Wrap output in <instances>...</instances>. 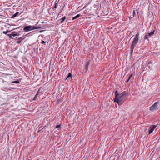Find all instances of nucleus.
Here are the masks:
<instances>
[{
  "mask_svg": "<svg viewBox=\"0 0 160 160\" xmlns=\"http://www.w3.org/2000/svg\"><path fill=\"white\" fill-rule=\"evenodd\" d=\"M117 92L118 91H116L114 102H117L119 105H121L127 99L126 97L128 95V93L126 91L120 93Z\"/></svg>",
  "mask_w": 160,
  "mask_h": 160,
  "instance_id": "nucleus-1",
  "label": "nucleus"
},
{
  "mask_svg": "<svg viewBox=\"0 0 160 160\" xmlns=\"http://www.w3.org/2000/svg\"><path fill=\"white\" fill-rule=\"evenodd\" d=\"M139 33H138L135 35L133 40L132 42V45L131 46V54H132L133 52V50L135 47L138 43L139 39Z\"/></svg>",
  "mask_w": 160,
  "mask_h": 160,
  "instance_id": "nucleus-2",
  "label": "nucleus"
},
{
  "mask_svg": "<svg viewBox=\"0 0 160 160\" xmlns=\"http://www.w3.org/2000/svg\"><path fill=\"white\" fill-rule=\"evenodd\" d=\"M40 28V27H36L33 26H29L24 27L23 28V30L26 31V32H27Z\"/></svg>",
  "mask_w": 160,
  "mask_h": 160,
  "instance_id": "nucleus-3",
  "label": "nucleus"
},
{
  "mask_svg": "<svg viewBox=\"0 0 160 160\" xmlns=\"http://www.w3.org/2000/svg\"><path fill=\"white\" fill-rule=\"evenodd\" d=\"M157 102H155L149 108V109L151 111H153L155 109H158V108Z\"/></svg>",
  "mask_w": 160,
  "mask_h": 160,
  "instance_id": "nucleus-4",
  "label": "nucleus"
},
{
  "mask_svg": "<svg viewBox=\"0 0 160 160\" xmlns=\"http://www.w3.org/2000/svg\"><path fill=\"white\" fill-rule=\"evenodd\" d=\"M156 127V125H153L152 126H151L150 127L149 129V134H150L152 132L154 129Z\"/></svg>",
  "mask_w": 160,
  "mask_h": 160,
  "instance_id": "nucleus-5",
  "label": "nucleus"
},
{
  "mask_svg": "<svg viewBox=\"0 0 160 160\" xmlns=\"http://www.w3.org/2000/svg\"><path fill=\"white\" fill-rule=\"evenodd\" d=\"M10 75H12L11 77L12 78H18L19 76L18 73L17 72H14L12 74Z\"/></svg>",
  "mask_w": 160,
  "mask_h": 160,
  "instance_id": "nucleus-6",
  "label": "nucleus"
},
{
  "mask_svg": "<svg viewBox=\"0 0 160 160\" xmlns=\"http://www.w3.org/2000/svg\"><path fill=\"white\" fill-rule=\"evenodd\" d=\"M90 62L89 61H87L85 64V68L87 70L88 69V66L89 65Z\"/></svg>",
  "mask_w": 160,
  "mask_h": 160,
  "instance_id": "nucleus-7",
  "label": "nucleus"
},
{
  "mask_svg": "<svg viewBox=\"0 0 160 160\" xmlns=\"http://www.w3.org/2000/svg\"><path fill=\"white\" fill-rule=\"evenodd\" d=\"M18 39L19 40L17 42V43L18 44L20 43L21 41L23 40V39L21 37L19 38Z\"/></svg>",
  "mask_w": 160,
  "mask_h": 160,
  "instance_id": "nucleus-8",
  "label": "nucleus"
},
{
  "mask_svg": "<svg viewBox=\"0 0 160 160\" xmlns=\"http://www.w3.org/2000/svg\"><path fill=\"white\" fill-rule=\"evenodd\" d=\"M154 32H155V31L153 30V31H152L151 32H150L148 34V35L149 36V37H150L151 36L153 35L154 33Z\"/></svg>",
  "mask_w": 160,
  "mask_h": 160,
  "instance_id": "nucleus-9",
  "label": "nucleus"
},
{
  "mask_svg": "<svg viewBox=\"0 0 160 160\" xmlns=\"http://www.w3.org/2000/svg\"><path fill=\"white\" fill-rule=\"evenodd\" d=\"M80 16V14H78L77 15H76V16L74 17L73 18H72V20H74L76 18H78Z\"/></svg>",
  "mask_w": 160,
  "mask_h": 160,
  "instance_id": "nucleus-10",
  "label": "nucleus"
},
{
  "mask_svg": "<svg viewBox=\"0 0 160 160\" xmlns=\"http://www.w3.org/2000/svg\"><path fill=\"white\" fill-rule=\"evenodd\" d=\"M18 13H19V12H16V13H15L14 14H13L12 16V18H14L16 17L17 16V15L18 14Z\"/></svg>",
  "mask_w": 160,
  "mask_h": 160,
  "instance_id": "nucleus-11",
  "label": "nucleus"
},
{
  "mask_svg": "<svg viewBox=\"0 0 160 160\" xmlns=\"http://www.w3.org/2000/svg\"><path fill=\"white\" fill-rule=\"evenodd\" d=\"M62 101V99H59L57 101V104H59Z\"/></svg>",
  "mask_w": 160,
  "mask_h": 160,
  "instance_id": "nucleus-12",
  "label": "nucleus"
},
{
  "mask_svg": "<svg viewBox=\"0 0 160 160\" xmlns=\"http://www.w3.org/2000/svg\"><path fill=\"white\" fill-rule=\"evenodd\" d=\"M149 37V36L148 35V34H147L144 37V38L145 39H148Z\"/></svg>",
  "mask_w": 160,
  "mask_h": 160,
  "instance_id": "nucleus-13",
  "label": "nucleus"
},
{
  "mask_svg": "<svg viewBox=\"0 0 160 160\" xmlns=\"http://www.w3.org/2000/svg\"><path fill=\"white\" fill-rule=\"evenodd\" d=\"M66 19V16H64L63 17L62 19V21H61V23H62Z\"/></svg>",
  "mask_w": 160,
  "mask_h": 160,
  "instance_id": "nucleus-14",
  "label": "nucleus"
},
{
  "mask_svg": "<svg viewBox=\"0 0 160 160\" xmlns=\"http://www.w3.org/2000/svg\"><path fill=\"white\" fill-rule=\"evenodd\" d=\"M12 83H16V84H18V83H19V82L18 80H16V81H13L12 82Z\"/></svg>",
  "mask_w": 160,
  "mask_h": 160,
  "instance_id": "nucleus-15",
  "label": "nucleus"
},
{
  "mask_svg": "<svg viewBox=\"0 0 160 160\" xmlns=\"http://www.w3.org/2000/svg\"><path fill=\"white\" fill-rule=\"evenodd\" d=\"M38 93L36 94L35 95V97H34L33 100H36L37 98L38 97Z\"/></svg>",
  "mask_w": 160,
  "mask_h": 160,
  "instance_id": "nucleus-16",
  "label": "nucleus"
},
{
  "mask_svg": "<svg viewBox=\"0 0 160 160\" xmlns=\"http://www.w3.org/2000/svg\"><path fill=\"white\" fill-rule=\"evenodd\" d=\"M72 77V74H71L70 73H69L68 74V75L67 78H68Z\"/></svg>",
  "mask_w": 160,
  "mask_h": 160,
  "instance_id": "nucleus-17",
  "label": "nucleus"
},
{
  "mask_svg": "<svg viewBox=\"0 0 160 160\" xmlns=\"http://www.w3.org/2000/svg\"><path fill=\"white\" fill-rule=\"evenodd\" d=\"M17 33L15 32H13L12 34H11V35L12 36L15 37L16 36H17Z\"/></svg>",
  "mask_w": 160,
  "mask_h": 160,
  "instance_id": "nucleus-18",
  "label": "nucleus"
},
{
  "mask_svg": "<svg viewBox=\"0 0 160 160\" xmlns=\"http://www.w3.org/2000/svg\"><path fill=\"white\" fill-rule=\"evenodd\" d=\"M132 75H133L132 74L131 75H130L129 76L128 78V79L127 81V82H128V81L130 79V78H131V77H132Z\"/></svg>",
  "mask_w": 160,
  "mask_h": 160,
  "instance_id": "nucleus-19",
  "label": "nucleus"
},
{
  "mask_svg": "<svg viewBox=\"0 0 160 160\" xmlns=\"http://www.w3.org/2000/svg\"><path fill=\"white\" fill-rule=\"evenodd\" d=\"M7 35L9 37V38H10V39H13V38L12 37V36L11 35V34H7Z\"/></svg>",
  "mask_w": 160,
  "mask_h": 160,
  "instance_id": "nucleus-20",
  "label": "nucleus"
},
{
  "mask_svg": "<svg viewBox=\"0 0 160 160\" xmlns=\"http://www.w3.org/2000/svg\"><path fill=\"white\" fill-rule=\"evenodd\" d=\"M10 32V31H4L3 32V33L4 34H6L7 33L9 32Z\"/></svg>",
  "mask_w": 160,
  "mask_h": 160,
  "instance_id": "nucleus-21",
  "label": "nucleus"
},
{
  "mask_svg": "<svg viewBox=\"0 0 160 160\" xmlns=\"http://www.w3.org/2000/svg\"><path fill=\"white\" fill-rule=\"evenodd\" d=\"M57 4L56 3H55V5L54 8H53V9H56L57 8Z\"/></svg>",
  "mask_w": 160,
  "mask_h": 160,
  "instance_id": "nucleus-22",
  "label": "nucleus"
},
{
  "mask_svg": "<svg viewBox=\"0 0 160 160\" xmlns=\"http://www.w3.org/2000/svg\"><path fill=\"white\" fill-rule=\"evenodd\" d=\"M135 10H133V17H134L135 15Z\"/></svg>",
  "mask_w": 160,
  "mask_h": 160,
  "instance_id": "nucleus-23",
  "label": "nucleus"
},
{
  "mask_svg": "<svg viewBox=\"0 0 160 160\" xmlns=\"http://www.w3.org/2000/svg\"><path fill=\"white\" fill-rule=\"evenodd\" d=\"M61 127L60 125H57L56 126V128H59Z\"/></svg>",
  "mask_w": 160,
  "mask_h": 160,
  "instance_id": "nucleus-24",
  "label": "nucleus"
},
{
  "mask_svg": "<svg viewBox=\"0 0 160 160\" xmlns=\"http://www.w3.org/2000/svg\"><path fill=\"white\" fill-rule=\"evenodd\" d=\"M62 69H63V68H62ZM64 70H65L66 69H68V66H64Z\"/></svg>",
  "mask_w": 160,
  "mask_h": 160,
  "instance_id": "nucleus-25",
  "label": "nucleus"
},
{
  "mask_svg": "<svg viewBox=\"0 0 160 160\" xmlns=\"http://www.w3.org/2000/svg\"><path fill=\"white\" fill-rule=\"evenodd\" d=\"M40 89H39V90H38V92H37V94H38H38L39 95V93H40Z\"/></svg>",
  "mask_w": 160,
  "mask_h": 160,
  "instance_id": "nucleus-26",
  "label": "nucleus"
},
{
  "mask_svg": "<svg viewBox=\"0 0 160 160\" xmlns=\"http://www.w3.org/2000/svg\"><path fill=\"white\" fill-rule=\"evenodd\" d=\"M45 42H45V41H42V43H45Z\"/></svg>",
  "mask_w": 160,
  "mask_h": 160,
  "instance_id": "nucleus-27",
  "label": "nucleus"
},
{
  "mask_svg": "<svg viewBox=\"0 0 160 160\" xmlns=\"http://www.w3.org/2000/svg\"><path fill=\"white\" fill-rule=\"evenodd\" d=\"M43 31V30H41V31H40V32H42Z\"/></svg>",
  "mask_w": 160,
  "mask_h": 160,
  "instance_id": "nucleus-28",
  "label": "nucleus"
}]
</instances>
